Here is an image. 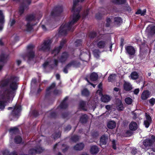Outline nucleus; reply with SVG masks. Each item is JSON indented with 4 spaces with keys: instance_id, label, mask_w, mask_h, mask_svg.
<instances>
[{
    "instance_id": "72a5a7b5",
    "label": "nucleus",
    "mask_w": 155,
    "mask_h": 155,
    "mask_svg": "<svg viewBox=\"0 0 155 155\" xmlns=\"http://www.w3.org/2000/svg\"><path fill=\"white\" fill-rule=\"evenodd\" d=\"M98 77V76L97 73H93L90 75V79L92 81H96Z\"/></svg>"
},
{
    "instance_id": "2f4dec72",
    "label": "nucleus",
    "mask_w": 155,
    "mask_h": 155,
    "mask_svg": "<svg viewBox=\"0 0 155 155\" xmlns=\"http://www.w3.org/2000/svg\"><path fill=\"white\" fill-rule=\"evenodd\" d=\"M86 102L83 101H81L80 102L79 106L82 110H86L87 109L86 107Z\"/></svg>"
},
{
    "instance_id": "58836bf2",
    "label": "nucleus",
    "mask_w": 155,
    "mask_h": 155,
    "mask_svg": "<svg viewBox=\"0 0 155 155\" xmlns=\"http://www.w3.org/2000/svg\"><path fill=\"white\" fill-rule=\"evenodd\" d=\"M112 1L117 4H122L124 3L126 0H113Z\"/></svg>"
},
{
    "instance_id": "aec40b11",
    "label": "nucleus",
    "mask_w": 155,
    "mask_h": 155,
    "mask_svg": "<svg viewBox=\"0 0 155 155\" xmlns=\"http://www.w3.org/2000/svg\"><path fill=\"white\" fill-rule=\"evenodd\" d=\"M126 49L128 53L130 55H133L135 53V50L132 46H127L126 48Z\"/></svg>"
},
{
    "instance_id": "37998d69",
    "label": "nucleus",
    "mask_w": 155,
    "mask_h": 155,
    "mask_svg": "<svg viewBox=\"0 0 155 155\" xmlns=\"http://www.w3.org/2000/svg\"><path fill=\"white\" fill-rule=\"evenodd\" d=\"M89 92L87 89H84L82 91V94L83 95L87 96L89 95Z\"/></svg>"
},
{
    "instance_id": "cd10ccee",
    "label": "nucleus",
    "mask_w": 155,
    "mask_h": 155,
    "mask_svg": "<svg viewBox=\"0 0 155 155\" xmlns=\"http://www.w3.org/2000/svg\"><path fill=\"white\" fill-rule=\"evenodd\" d=\"M99 151L98 147L96 146H93L91 147L90 152L92 154H96Z\"/></svg>"
},
{
    "instance_id": "e433bc0d",
    "label": "nucleus",
    "mask_w": 155,
    "mask_h": 155,
    "mask_svg": "<svg viewBox=\"0 0 155 155\" xmlns=\"http://www.w3.org/2000/svg\"><path fill=\"white\" fill-rule=\"evenodd\" d=\"M116 75L115 74H111L110 75L108 78V81L109 82H112L115 79Z\"/></svg>"
},
{
    "instance_id": "69168bd1",
    "label": "nucleus",
    "mask_w": 155,
    "mask_h": 155,
    "mask_svg": "<svg viewBox=\"0 0 155 155\" xmlns=\"http://www.w3.org/2000/svg\"><path fill=\"white\" fill-rule=\"evenodd\" d=\"M97 92L100 95H102V93L101 91V90H98L97 91Z\"/></svg>"
},
{
    "instance_id": "774afa93",
    "label": "nucleus",
    "mask_w": 155,
    "mask_h": 155,
    "mask_svg": "<svg viewBox=\"0 0 155 155\" xmlns=\"http://www.w3.org/2000/svg\"><path fill=\"white\" fill-rule=\"evenodd\" d=\"M110 20H107V24H106V26L107 27H109L110 26V24H109L108 23H110Z\"/></svg>"
},
{
    "instance_id": "c9c22d12",
    "label": "nucleus",
    "mask_w": 155,
    "mask_h": 155,
    "mask_svg": "<svg viewBox=\"0 0 155 155\" xmlns=\"http://www.w3.org/2000/svg\"><path fill=\"white\" fill-rule=\"evenodd\" d=\"M87 115H84L81 117L80 121L82 123H86L87 121Z\"/></svg>"
},
{
    "instance_id": "f03ea898",
    "label": "nucleus",
    "mask_w": 155,
    "mask_h": 155,
    "mask_svg": "<svg viewBox=\"0 0 155 155\" xmlns=\"http://www.w3.org/2000/svg\"><path fill=\"white\" fill-rule=\"evenodd\" d=\"M77 20H71L68 22L63 24L60 27L59 34L62 35L67 34L68 31H73L74 29V24L77 22Z\"/></svg>"
},
{
    "instance_id": "2eb2a0df",
    "label": "nucleus",
    "mask_w": 155,
    "mask_h": 155,
    "mask_svg": "<svg viewBox=\"0 0 155 155\" xmlns=\"http://www.w3.org/2000/svg\"><path fill=\"white\" fill-rule=\"evenodd\" d=\"M148 34L153 35L155 34V26H149L146 29Z\"/></svg>"
},
{
    "instance_id": "423d86ee",
    "label": "nucleus",
    "mask_w": 155,
    "mask_h": 155,
    "mask_svg": "<svg viewBox=\"0 0 155 155\" xmlns=\"http://www.w3.org/2000/svg\"><path fill=\"white\" fill-rule=\"evenodd\" d=\"M31 3V0H25L24 2V4L22 6H21L19 10V13L21 15L22 14L25 9H26L27 8V6L26 5H28Z\"/></svg>"
},
{
    "instance_id": "dca6fc26",
    "label": "nucleus",
    "mask_w": 155,
    "mask_h": 155,
    "mask_svg": "<svg viewBox=\"0 0 155 155\" xmlns=\"http://www.w3.org/2000/svg\"><path fill=\"white\" fill-rule=\"evenodd\" d=\"M146 120L144 121V124L145 127L147 128L151 121V119L150 116L147 113H146Z\"/></svg>"
},
{
    "instance_id": "49530a36",
    "label": "nucleus",
    "mask_w": 155,
    "mask_h": 155,
    "mask_svg": "<svg viewBox=\"0 0 155 155\" xmlns=\"http://www.w3.org/2000/svg\"><path fill=\"white\" fill-rule=\"evenodd\" d=\"M122 23V20H114V24L115 25H120Z\"/></svg>"
},
{
    "instance_id": "39448f33",
    "label": "nucleus",
    "mask_w": 155,
    "mask_h": 155,
    "mask_svg": "<svg viewBox=\"0 0 155 155\" xmlns=\"http://www.w3.org/2000/svg\"><path fill=\"white\" fill-rule=\"evenodd\" d=\"M34 46L32 45H30L27 46L28 53L27 56L29 60L33 58L35 56L34 52L32 50Z\"/></svg>"
},
{
    "instance_id": "3c124183",
    "label": "nucleus",
    "mask_w": 155,
    "mask_h": 155,
    "mask_svg": "<svg viewBox=\"0 0 155 155\" xmlns=\"http://www.w3.org/2000/svg\"><path fill=\"white\" fill-rule=\"evenodd\" d=\"M4 102L3 101H0V109L2 110L5 107V105L4 104Z\"/></svg>"
},
{
    "instance_id": "f8f14e48",
    "label": "nucleus",
    "mask_w": 155,
    "mask_h": 155,
    "mask_svg": "<svg viewBox=\"0 0 155 155\" xmlns=\"http://www.w3.org/2000/svg\"><path fill=\"white\" fill-rule=\"evenodd\" d=\"M43 151L41 147H38L35 149H31L29 151V153L30 155H35L36 153H41Z\"/></svg>"
},
{
    "instance_id": "ddd939ff",
    "label": "nucleus",
    "mask_w": 155,
    "mask_h": 155,
    "mask_svg": "<svg viewBox=\"0 0 155 155\" xmlns=\"http://www.w3.org/2000/svg\"><path fill=\"white\" fill-rule=\"evenodd\" d=\"M123 87L124 89L126 91H129L131 90L133 88L131 84L127 82L124 81Z\"/></svg>"
},
{
    "instance_id": "6e6552de",
    "label": "nucleus",
    "mask_w": 155,
    "mask_h": 155,
    "mask_svg": "<svg viewBox=\"0 0 155 155\" xmlns=\"http://www.w3.org/2000/svg\"><path fill=\"white\" fill-rule=\"evenodd\" d=\"M7 57V55L4 54L0 55V71L4 66V63L6 61Z\"/></svg>"
},
{
    "instance_id": "9b49d317",
    "label": "nucleus",
    "mask_w": 155,
    "mask_h": 155,
    "mask_svg": "<svg viewBox=\"0 0 155 155\" xmlns=\"http://www.w3.org/2000/svg\"><path fill=\"white\" fill-rule=\"evenodd\" d=\"M69 56L68 53L66 52L63 53L58 58L59 61L61 62H65L67 60Z\"/></svg>"
},
{
    "instance_id": "de8ad7c7",
    "label": "nucleus",
    "mask_w": 155,
    "mask_h": 155,
    "mask_svg": "<svg viewBox=\"0 0 155 155\" xmlns=\"http://www.w3.org/2000/svg\"><path fill=\"white\" fill-rule=\"evenodd\" d=\"M55 84L54 83H52L50 87L47 88L46 90L47 91H49L50 90L53 89L55 87Z\"/></svg>"
},
{
    "instance_id": "8fccbe9b",
    "label": "nucleus",
    "mask_w": 155,
    "mask_h": 155,
    "mask_svg": "<svg viewBox=\"0 0 155 155\" xmlns=\"http://www.w3.org/2000/svg\"><path fill=\"white\" fill-rule=\"evenodd\" d=\"M81 40H77L75 42V45L76 46H78L81 45Z\"/></svg>"
},
{
    "instance_id": "4c0bfd02",
    "label": "nucleus",
    "mask_w": 155,
    "mask_h": 155,
    "mask_svg": "<svg viewBox=\"0 0 155 155\" xmlns=\"http://www.w3.org/2000/svg\"><path fill=\"white\" fill-rule=\"evenodd\" d=\"M94 54L96 58H98L99 57L100 52L98 49H95L93 51Z\"/></svg>"
},
{
    "instance_id": "f704fd0d",
    "label": "nucleus",
    "mask_w": 155,
    "mask_h": 155,
    "mask_svg": "<svg viewBox=\"0 0 155 155\" xmlns=\"http://www.w3.org/2000/svg\"><path fill=\"white\" fill-rule=\"evenodd\" d=\"M146 12V9H144L142 10L140 9H138L136 12V14L137 15L140 14L141 16H143L145 15Z\"/></svg>"
},
{
    "instance_id": "f257e3e1",
    "label": "nucleus",
    "mask_w": 155,
    "mask_h": 155,
    "mask_svg": "<svg viewBox=\"0 0 155 155\" xmlns=\"http://www.w3.org/2000/svg\"><path fill=\"white\" fill-rule=\"evenodd\" d=\"M18 80L17 77L10 75L0 81V88L9 85V88L3 92L2 97V99L7 101L10 97H13V94L17 88L16 81Z\"/></svg>"
},
{
    "instance_id": "0e129e2a",
    "label": "nucleus",
    "mask_w": 155,
    "mask_h": 155,
    "mask_svg": "<svg viewBox=\"0 0 155 155\" xmlns=\"http://www.w3.org/2000/svg\"><path fill=\"white\" fill-rule=\"evenodd\" d=\"M48 62L46 61L44 64H43V66L44 68H45L47 66L48 64Z\"/></svg>"
},
{
    "instance_id": "5fc2aeb1",
    "label": "nucleus",
    "mask_w": 155,
    "mask_h": 155,
    "mask_svg": "<svg viewBox=\"0 0 155 155\" xmlns=\"http://www.w3.org/2000/svg\"><path fill=\"white\" fill-rule=\"evenodd\" d=\"M3 155H9V151L7 150H5L2 151Z\"/></svg>"
},
{
    "instance_id": "4d7b16f0",
    "label": "nucleus",
    "mask_w": 155,
    "mask_h": 155,
    "mask_svg": "<svg viewBox=\"0 0 155 155\" xmlns=\"http://www.w3.org/2000/svg\"><path fill=\"white\" fill-rule=\"evenodd\" d=\"M15 20H10L9 23V24L11 26H12L15 23Z\"/></svg>"
},
{
    "instance_id": "1a4fd4ad",
    "label": "nucleus",
    "mask_w": 155,
    "mask_h": 155,
    "mask_svg": "<svg viewBox=\"0 0 155 155\" xmlns=\"http://www.w3.org/2000/svg\"><path fill=\"white\" fill-rule=\"evenodd\" d=\"M88 10H87L86 12H84L81 16L78 14L74 13L73 15V18L72 19H78L80 18H85L86 16L87 15V13Z\"/></svg>"
},
{
    "instance_id": "c03bdc74",
    "label": "nucleus",
    "mask_w": 155,
    "mask_h": 155,
    "mask_svg": "<svg viewBox=\"0 0 155 155\" xmlns=\"http://www.w3.org/2000/svg\"><path fill=\"white\" fill-rule=\"evenodd\" d=\"M71 140H72V141L74 142H76V141H78L79 140V137L78 136H77L74 135L72 137Z\"/></svg>"
},
{
    "instance_id": "13d9d810",
    "label": "nucleus",
    "mask_w": 155,
    "mask_h": 155,
    "mask_svg": "<svg viewBox=\"0 0 155 155\" xmlns=\"http://www.w3.org/2000/svg\"><path fill=\"white\" fill-rule=\"evenodd\" d=\"M69 68V67H67V65L64 68L63 70V72L65 73H67L68 72V69Z\"/></svg>"
},
{
    "instance_id": "a211bd4d",
    "label": "nucleus",
    "mask_w": 155,
    "mask_h": 155,
    "mask_svg": "<svg viewBox=\"0 0 155 155\" xmlns=\"http://www.w3.org/2000/svg\"><path fill=\"white\" fill-rule=\"evenodd\" d=\"M150 94V93L149 91H144L141 94V98L143 100H146L149 97Z\"/></svg>"
},
{
    "instance_id": "a878e982",
    "label": "nucleus",
    "mask_w": 155,
    "mask_h": 155,
    "mask_svg": "<svg viewBox=\"0 0 155 155\" xmlns=\"http://www.w3.org/2000/svg\"><path fill=\"white\" fill-rule=\"evenodd\" d=\"M116 124L114 121H109L107 124V127L108 128L110 129H113L116 127Z\"/></svg>"
},
{
    "instance_id": "412c9836",
    "label": "nucleus",
    "mask_w": 155,
    "mask_h": 155,
    "mask_svg": "<svg viewBox=\"0 0 155 155\" xmlns=\"http://www.w3.org/2000/svg\"><path fill=\"white\" fill-rule=\"evenodd\" d=\"M108 139V137L106 136L105 135H102L101 138L100 140V145H105L107 142Z\"/></svg>"
},
{
    "instance_id": "c85d7f7f",
    "label": "nucleus",
    "mask_w": 155,
    "mask_h": 155,
    "mask_svg": "<svg viewBox=\"0 0 155 155\" xmlns=\"http://www.w3.org/2000/svg\"><path fill=\"white\" fill-rule=\"evenodd\" d=\"M129 128L131 130H134L137 128V124L134 122H132L129 125Z\"/></svg>"
},
{
    "instance_id": "393cba45",
    "label": "nucleus",
    "mask_w": 155,
    "mask_h": 155,
    "mask_svg": "<svg viewBox=\"0 0 155 155\" xmlns=\"http://www.w3.org/2000/svg\"><path fill=\"white\" fill-rule=\"evenodd\" d=\"M116 107L118 110H122L124 109V107L122 102L120 100L117 101L116 104Z\"/></svg>"
},
{
    "instance_id": "79ce46f5",
    "label": "nucleus",
    "mask_w": 155,
    "mask_h": 155,
    "mask_svg": "<svg viewBox=\"0 0 155 155\" xmlns=\"http://www.w3.org/2000/svg\"><path fill=\"white\" fill-rule=\"evenodd\" d=\"M125 101L127 104H130L132 102V100L130 98L128 97L125 98Z\"/></svg>"
},
{
    "instance_id": "338daca9",
    "label": "nucleus",
    "mask_w": 155,
    "mask_h": 155,
    "mask_svg": "<svg viewBox=\"0 0 155 155\" xmlns=\"http://www.w3.org/2000/svg\"><path fill=\"white\" fill-rule=\"evenodd\" d=\"M51 16L52 17L51 18H52V17H54L55 16H57L55 15V13L54 12H52L51 13Z\"/></svg>"
},
{
    "instance_id": "0eeeda50",
    "label": "nucleus",
    "mask_w": 155,
    "mask_h": 155,
    "mask_svg": "<svg viewBox=\"0 0 155 155\" xmlns=\"http://www.w3.org/2000/svg\"><path fill=\"white\" fill-rule=\"evenodd\" d=\"M84 0H73V5L72 9V11L74 12H78L81 9V7L78 6L77 3L80 2H82Z\"/></svg>"
},
{
    "instance_id": "5701e85b",
    "label": "nucleus",
    "mask_w": 155,
    "mask_h": 155,
    "mask_svg": "<svg viewBox=\"0 0 155 155\" xmlns=\"http://www.w3.org/2000/svg\"><path fill=\"white\" fill-rule=\"evenodd\" d=\"M68 97H66L64 100L63 102L61 103L59 106V107L61 109H64L68 107V104L66 101L68 99Z\"/></svg>"
},
{
    "instance_id": "ea45409f",
    "label": "nucleus",
    "mask_w": 155,
    "mask_h": 155,
    "mask_svg": "<svg viewBox=\"0 0 155 155\" xmlns=\"http://www.w3.org/2000/svg\"><path fill=\"white\" fill-rule=\"evenodd\" d=\"M61 48L60 47H58L56 48L52 51V53L54 54V55H55L56 54H57L60 51V49Z\"/></svg>"
},
{
    "instance_id": "864d4df0",
    "label": "nucleus",
    "mask_w": 155,
    "mask_h": 155,
    "mask_svg": "<svg viewBox=\"0 0 155 155\" xmlns=\"http://www.w3.org/2000/svg\"><path fill=\"white\" fill-rule=\"evenodd\" d=\"M35 18L34 15L31 14L28 15L27 19H32Z\"/></svg>"
},
{
    "instance_id": "e2e57ef3",
    "label": "nucleus",
    "mask_w": 155,
    "mask_h": 155,
    "mask_svg": "<svg viewBox=\"0 0 155 155\" xmlns=\"http://www.w3.org/2000/svg\"><path fill=\"white\" fill-rule=\"evenodd\" d=\"M137 152V149H133L132 151V153L133 155H135V154Z\"/></svg>"
},
{
    "instance_id": "c756f323",
    "label": "nucleus",
    "mask_w": 155,
    "mask_h": 155,
    "mask_svg": "<svg viewBox=\"0 0 155 155\" xmlns=\"http://www.w3.org/2000/svg\"><path fill=\"white\" fill-rule=\"evenodd\" d=\"M130 76L132 79L136 80L138 78L139 75L137 72L134 71L131 73Z\"/></svg>"
},
{
    "instance_id": "4be33fe9",
    "label": "nucleus",
    "mask_w": 155,
    "mask_h": 155,
    "mask_svg": "<svg viewBox=\"0 0 155 155\" xmlns=\"http://www.w3.org/2000/svg\"><path fill=\"white\" fill-rule=\"evenodd\" d=\"M84 147V145L82 143H80L77 144L74 147V149L76 150H82Z\"/></svg>"
},
{
    "instance_id": "a18cd8bd",
    "label": "nucleus",
    "mask_w": 155,
    "mask_h": 155,
    "mask_svg": "<svg viewBox=\"0 0 155 155\" xmlns=\"http://www.w3.org/2000/svg\"><path fill=\"white\" fill-rule=\"evenodd\" d=\"M96 36V33L94 32H92L90 33L89 37L91 38H94Z\"/></svg>"
},
{
    "instance_id": "052dcab7",
    "label": "nucleus",
    "mask_w": 155,
    "mask_h": 155,
    "mask_svg": "<svg viewBox=\"0 0 155 155\" xmlns=\"http://www.w3.org/2000/svg\"><path fill=\"white\" fill-rule=\"evenodd\" d=\"M112 142V146L113 147L114 149H116V144H115V140H113Z\"/></svg>"
},
{
    "instance_id": "b1692460",
    "label": "nucleus",
    "mask_w": 155,
    "mask_h": 155,
    "mask_svg": "<svg viewBox=\"0 0 155 155\" xmlns=\"http://www.w3.org/2000/svg\"><path fill=\"white\" fill-rule=\"evenodd\" d=\"M45 21H42L41 22V27L45 31L47 30V28L46 26L49 25L50 22V20H45Z\"/></svg>"
},
{
    "instance_id": "473e14b6",
    "label": "nucleus",
    "mask_w": 155,
    "mask_h": 155,
    "mask_svg": "<svg viewBox=\"0 0 155 155\" xmlns=\"http://www.w3.org/2000/svg\"><path fill=\"white\" fill-rule=\"evenodd\" d=\"M106 44V42L104 41H100L97 43V47L100 48H103L104 47Z\"/></svg>"
},
{
    "instance_id": "bf43d9fd",
    "label": "nucleus",
    "mask_w": 155,
    "mask_h": 155,
    "mask_svg": "<svg viewBox=\"0 0 155 155\" xmlns=\"http://www.w3.org/2000/svg\"><path fill=\"white\" fill-rule=\"evenodd\" d=\"M4 18L5 17L2 12L0 11V19H4Z\"/></svg>"
},
{
    "instance_id": "f3484780",
    "label": "nucleus",
    "mask_w": 155,
    "mask_h": 155,
    "mask_svg": "<svg viewBox=\"0 0 155 155\" xmlns=\"http://www.w3.org/2000/svg\"><path fill=\"white\" fill-rule=\"evenodd\" d=\"M21 110L20 106L15 105L12 111V114L13 115L15 116L18 115Z\"/></svg>"
},
{
    "instance_id": "4468645a",
    "label": "nucleus",
    "mask_w": 155,
    "mask_h": 155,
    "mask_svg": "<svg viewBox=\"0 0 155 155\" xmlns=\"http://www.w3.org/2000/svg\"><path fill=\"white\" fill-rule=\"evenodd\" d=\"M26 25V29L28 31H30L32 29V26L35 25L34 23L35 20H28Z\"/></svg>"
},
{
    "instance_id": "680f3d73",
    "label": "nucleus",
    "mask_w": 155,
    "mask_h": 155,
    "mask_svg": "<svg viewBox=\"0 0 155 155\" xmlns=\"http://www.w3.org/2000/svg\"><path fill=\"white\" fill-rule=\"evenodd\" d=\"M139 90L138 88L135 89L134 91V93L135 94H137L139 93Z\"/></svg>"
},
{
    "instance_id": "9d476101",
    "label": "nucleus",
    "mask_w": 155,
    "mask_h": 155,
    "mask_svg": "<svg viewBox=\"0 0 155 155\" xmlns=\"http://www.w3.org/2000/svg\"><path fill=\"white\" fill-rule=\"evenodd\" d=\"M64 10V8L62 5L57 6L55 8V15L57 16H59L62 14Z\"/></svg>"
},
{
    "instance_id": "09e8293b",
    "label": "nucleus",
    "mask_w": 155,
    "mask_h": 155,
    "mask_svg": "<svg viewBox=\"0 0 155 155\" xmlns=\"http://www.w3.org/2000/svg\"><path fill=\"white\" fill-rule=\"evenodd\" d=\"M66 42V40L65 39L62 40L60 42V45L59 46L60 48H62Z\"/></svg>"
},
{
    "instance_id": "7ed1b4c3",
    "label": "nucleus",
    "mask_w": 155,
    "mask_h": 155,
    "mask_svg": "<svg viewBox=\"0 0 155 155\" xmlns=\"http://www.w3.org/2000/svg\"><path fill=\"white\" fill-rule=\"evenodd\" d=\"M52 42V41L51 39H47L44 40L39 47V50L44 52L49 51L50 49L51 44Z\"/></svg>"
},
{
    "instance_id": "7c9ffc66",
    "label": "nucleus",
    "mask_w": 155,
    "mask_h": 155,
    "mask_svg": "<svg viewBox=\"0 0 155 155\" xmlns=\"http://www.w3.org/2000/svg\"><path fill=\"white\" fill-rule=\"evenodd\" d=\"M9 132L11 134H16L18 132V130L17 127H15L10 128L9 130Z\"/></svg>"
},
{
    "instance_id": "603ef678",
    "label": "nucleus",
    "mask_w": 155,
    "mask_h": 155,
    "mask_svg": "<svg viewBox=\"0 0 155 155\" xmlns=\"http://www.w3.org/2000/svg\"><path fill=\"white\" fill-rule=\"evenodd\" d=\"M149 102L150 104L153 106L155 103V99L154 98H152L149 100Z\"/></svg>"
},
{
    "instance_id": "a19ab883",
    "label": "nucleus",
    "mask_w": 155,
    "mask_h": 155,
    "mask_svg": "<svg viewBox=\"0 0 155 155\" xmlns=\"http://www.w3.org/2000/svg\"><path fill=\"white\" fill-rule=\"evenodd\" d=\"M22 139L19 136L16 137L15 139V142L16 143H19L21 142Z\"/></svg>"
},
{
    "instance_id": "20e7f679",
    "label": "nucleus",
    "mask_w": 155,
    "mask_h": 155,
    "mask_svg": "<svg viewBox=\"0 0 155 155\" xmlns=\"http://www.w3.org/2000/svg\"><path fill=\"white\" fill-rule=\"evenodd\" d=\"M155 142V137L152 135L150 138L147 139L143 141V144L146 147L151 146Z\"/></svg>"
},
{
    "instance_id": "bb28decb",
    "label": "nucleus",
    "mask_w": 155,
    "mask_h": 155,
    "mask_svg": "<svg viewBox=\"0 0 155 155\" xmlns=\"http://www.w3.org/2000/svg\"><path fill=\"white\" fill-rule=\"evenodd\" d=\"M110 97L107 95L102 96L101 98V101L104 103L108 102L110 101Z\"/></svg>"
},
{
    "instance_id": "6e6d98bb",
    "label": "nucleus",
    "mask_w": 155,
    "mask_h": 155,
    "mask_svg": "<svg viewBox=\"0 0 155 155\" xmlns=\"http://www.w3.org/2000/svg\"><path fill=\"white\" fill-rule=\"evenodd\" d=\"M60 135L61 134L59 132L55 134L54 137V139H55L56 138H59L60 137Z\"/></svg>"
},
{
    "instance_id": "6ab92c4d",
    "label": "nucleus",
    "mask_w": 155,
    "mask_h": 155,
    "mask_svg": "<svg viewBox=\"0 0 155 155\" xmlns=\"http://www.w3.org/2000/svg\"><path fill=\"white\" fill-rule=\"evenodd\" d=\"M80 65V63L76 61H73L67 64V67H69L70 68L71 67H79Z\"/></svg>"
}]
</instances>
